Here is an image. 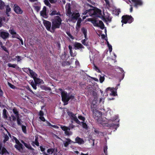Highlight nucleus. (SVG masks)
<instances>
[{
    "instance_id": "50",
    "label": "nucleus",
    "mask_w": 155,
    "mask_h": 155,
    "mask_svg": "<svg viewBox=\"0 0 155 155\" xmlns=\"http://www.w3.org/2000/svg\"><path fill=\"white\" fill-rule=\"evenodd\" d=\"M45 122L47 124V125L48 126L52 127H54L55 126V125H51V124L47 120H45Z\"/></svg>"
},
{
    "instance_id": "39",
    "label": "nucleus",
    "mask_w": 155,
    "mask_h": 155,
    "mask_svg": "<svg viewBox=\"0 0 155 155\" xmlns=\"http://www.w3.org/2000/svg\"><path fill=\"white\" fill-rule=\"evenodd\" d=\"M78 118L79 120H82V121H85V117L82 115L78 116Z\"/></svg>"
},
{
    "instance_id": "19",
    "label": "nucleus",
    "mask_w": 155,
    "mask_h": 155,
    "mask_svg": "<svg viewBox=\"0 0 155 155\" xmlns=\"http://www.w3.org/2000/svg\"><path fill=\"white\" fill-rule=\"evenodd\" d=\"M15 147L19 151H20L21 150H23L24 148L23 145L20 143L17 144H15Z\"/></svg>"
},
{
    "instance_id": "57",
    "label": "nucleus",
    "mask_w": 155,
    "mask_h": 155,
    "mask_svg": "<svg viewBox=\"0 0 155 155\" xmlns=\"http://www.w3.org/2000/svg\"><path fill=\"white\" fill-rule=\"evenodd\" d=\"M39 118L43 122H45L46 120L45 117H43V116H40L39 117Z\"/></svg>"
},
{
    "instance_id": "64",
    "label": "nucleus",
    "mask_w": 155,
    "mask_h": 155,
    "mask_svg": "<svg viewBox=\"0 0 155 155\" xmlns=\"http://www.w3.org/2000/svg\"><path fill=\"white\" fill-rule=\"evenodd\" d=\"M27 90H28L30 92L32 93L33 94H34V93L33 91L30 88V87L28 86L27 87Z\"/></svg>"
},
{
    "instance_id": "14",
    "label": "nucleus",
    "mask_w": 155,
    "mask_h": 155,
    "mask_svg": "<svg viewBox=\"0 0 155 155\" xmlns=\"http://www.w3.org/2000/svg\"><path fill=\"white\" fill-rule=\"evenodd\" d=\"M96 101L95 100H93L91 105V110L93 112L97 110V105L96 104Z\"/></svg>"
},
{
    "instance_id": "35",
    "label": "nucleus",
    "mask_w": 155,
    "mask_h": 155,
    "mask_svg": "<svg viewBox=\"0 0 155 155\" xmlns=\"http://www.w3.org/2000/svg\"><path fill=\"white\" fill-rule=\"evenodd\" d=\"M6 8V13L7 14L8 13L10 12L11 11V8L8 5H6L5 6Z\"/></svg>"
},
{
    "instance_id": "8",
    "label": "nucleus",
    "mask_w": 155,
    "mask_h": 155,
    "mask_svg": "<svg viewBox=\"0 0 155 155\" xmlns=\"http://www.w3.org/2000/svg\"><path fill=\"white\" fill-rule=\"evenodd\" d=\"M93 117L96 120H98L99 119L101 118L102 116V113L98 110L93 112Z\"/></svg>"
},
{
    "instance_id": "54",
    "label": "nucleus",
    "mask_w": 155,
    "mask_h": 155,
    "mask_svg": "<svg viewBox=\"0 0 155 155\" xmlns=\"http://www.w3.org/2000/svg\"><path fill=\"white\" fill-rule=\"evenodd\" d=\"M107 146H104V153L105 154V155H107Z\"/></svg>"
},
{
    "instance_id": "46",
    "label": "nucleus",
    "mask_w": 155,
    "mask_h": 155,
    "mask_svg": "<svg viewBox=\"0 0 155 155\" xmlns=\"http://www.w3.org/2000/svg\"><path fill=\"white\" fill-rule=\"evenodd\" d=\"M86 39H84V40H82L81 41V42L85 46H87L88 43L86 42Z\"/></svg>"
},
{
    "instance_id": "48",
    "label": "nucleus",
    "mask_w": 155,
    "mask_h": 155,
    "mask_svg": "<svg viewBox=\"0 0 155 155\" xmlns=\"http://www.w3.org/2000/svg\"><path fill=\"white\" fill-rule=\"evenodd\" d=\"M104 77H102L101 75H100L99 78L100 81L101 83H102L104 81Z\"/></svg>"
},
{
    "instance_id": "43",
    "label": "nucleus",
    "mask_w": 155,
    "mask_h": 155,
    "mask_svg": "<svg viewBox=\"0 0 155 155\" xmlns=\"http://www.w3.org/2000/svg\"><path fill=\"white\" fill-rule=\"evenodd\" d=\"M71 122L72 123L73 122L72 121H71ZM68 127L70 129V130H71V129H73L75 127V126L73 125L72 123H71L69 125V126Z\"/></svg>"
},
{
    "instance_id": "23",
    "label": "nucleus",
    "mask_w": 155,
    "mask_h": 155,
    "mask_svg": "<svg viewBox=\"0 0 155 155\" xmlns=\"http://www.w3.org/2000/svg\"><path fill=\"white\" fill-rule=\"evenodd\" d=\"M81 31L84 34V38L86 39H87V30L84 27L82 28H81Z\"/></svg>"
},
{
    "instance_id": "33",
    "label": "nucleus",
    "mask_w": 155,
    "mask_h": 155,
    "mask_svg": "<svg viewBox=\"0 0 155 155\" xmlns=\"http://www.w3.org/2000/svg\"><path fill=\"white\" fill-rule=\"evenodd\" d=\"M67 13L68 15H70L71 14V8L70 5L68 6V8H66Z\"/></svg>"
},
{
    "instance_id": "58",
    "label": "nucleus",
    "mask_w": 155,
    "mask_h": 155,
    "mask_svg": "<svg viewBox=\"0 0 155 155\" xmlns=\"http://www.w3.org/2000/svg\"><path fill=\"white\" fill-rule=\"evenodd\" d=\"M4 94V93L2 90L1 89V86H0V97H3Z\"/></svg>"
},
{
    "instance_id": "60",
    "label": "nucleus",
    "mask_w": 155,
    "mask_h": 155,
    "mask_svg": "<svg viewBox=\"0 0 155 155\" xmlns=\"http://www.w3.org/2000/svg\"><path fill=\"white\" fill-rule=\"evenodd\" d=\"M106 2V4L107 6L110 7V4L108 0H104Z\"/></svg>"
},
{
    "instance_id": "62",
    "label": "nucleus",
    "mask_w": 155,
    "mask_h": 155,
    "mask_svg": "<svg viewBox=\"0 0 155 155\" xmlns=\"http://www.w3.org/2000/svg\"><path fill=\"white\" fill-rule=\"evenodd\" d=\"M40 7L38 6H36L35 7V9L37 12H38L40 10Z\"/></svg>"
},
{
    "instance_id": "63",
    "label": "nucleus",
    "mask_w": 155,
    "mask_h": 155,
    "mask_svg": "<svg viewBox=\"0 0 155 155\" xmlns=\"http://www.w3.org/2000/svg\"><path fill=\"white\" fill-rule=\"evenodd\" d=\"M106 18L109 22H111V21L112 18L109 16L106 17Z\"/></svg>"
},
{
    "instance_id": "2",
    "label": "nucleus",
    "mask_w": 155,
    "mask_h": 155,
    "mask_svg": "<svg viewBox=\"0 0 155 155\" xmlns=\"http://www.w3.org/2000/svg\"><path fill=\"white\" fill-rule=\"evenodd\" d=\"M59 90L61 91L62 101L65 104H67L70 100H73L74 98V96L73 94L68 93L61 88H60Z\"/></svg>"
},
{
    "instance_id": "59",
    "label": "nucleus",
    "mask_w": 155,
    "mask_h": 155,
    "mask_svg": "<svg viewBox=\"0 0 155 155\" xmlns=\"http://www.w3.org/2000/svg\"><path fill=\"white\" fill-rule=\"evenodd\" d=\"M44 115V112L42 110H40L39 111V115L40 116H43Z\"/></svg>"
},
{
    "instance_id": "27",
    "label": "nucleus",
    "mask_w": 155,
    "mask_h": 155,
    "mask_svg": "<svg viewBox=\"0 0 155 155\" xmlns=\"http://www.w3.org/2000/svg\"><path fill=\"white\" fill-rule=\"evenodd\" d=\"M35 83L36 84H39L41 83V79L37 78L36 77L33 78Z\"/></svg>"
},
{
    "instance_id": "24",
    "label": "nucleus",
    "mask_w": 155,
    "mask_h": 155,
    "mask_svg": "<svg viewBox=\"0 0 155 155\" xmlns=\"http://www.w3.org/2000/svg\"><path fill=\"white\" fill-rule=\"evenodd\" d=\"M38 136H35V141H33L32 142V143L35 144L37 146H39V143L38 141Z\"/></svg>"
},
{
    "instance_id": "17",
    "label": "nucleus",
    "mask_w": 155,
    "mask_h": 155,
    "mask_svg": "<svg viewBox=\"0 0 155 155\" xmlns=\"http://www.w3.org/2000/svg\"><path fill=\"white\" fill-rule=\"evenodd\" d=\"M75 142L73 141V143H78L79 144H81L83 143L84 142L83 139L78 137H77L75 138Z\"/></svg>"
},
{
    "instance_id": "6",
    "label": "nucleus",
    "mask_w": 155,
    "mask_h": 155,
    "mask_svg": "<svg viewBox=\"0 0 155 155\" xmlns=\"http://www.w3.org/2000/svg\"><path fill=\"white\" fill-rule=\"evenodd\" d=\"M58 152L57 148H50L47 150V153L45 152H44L42 153L43 155H56L57 154V152Z\"/></svg>"
},
{
    "instance_id": "34",
    "label": "nucleus",
    "mask_w": 155,
    "mask_h": 155,
    "mask_svg": "<svg viewBox=\"0 0 155 155\" xmlns=\"http://www.w3.org/2000/svg\"><path fill=\"white\" fill-rule=\"evenodd\" d=\"M142 4V2L140 0H137L135 4V6H137V5H141Z\"/></svg>"
},
{
    "instance_id": "26",
    "label": "nucleus",
    "mask_w": 155,
    "mask_h": 155,
    "mask_svg": "<svg viewBox=\"0 0 155 155\" xmlns=\"http://www.w3.org/2000/svg\"><path fill=\"white\" fill-rule=\"evenodd\" d=\"M24 145L25 146V147L28 149H30L32 151L34 150V149L31 147L30 144H27L25 143Z\"/></svg>"
},
{
    "instance_id": "10",
    "label": "nucleus",
    "mask_w": 155,
    "mask_h": 155,
    "mask_svg": "<svg viewBox=\"0 0 155 155\" xmlns=\"http://www.w3.org/2000/svg\"><path fill=\"white\" fill-rule=\"evenodd\" d=\"M9 36V33L7 31H5L4 30H0V37H1L4 39H5L8 38Z\"/></svg>"
},
{
    "instance_id": "42",
    "label": "nucleus",
    "mask_w": 155,
    "mask_h": 155,
    "mask_svg": "<svg viewBox=\"0 0 155 155\" xmlns=\"http://www.w3.org/2000/svg\"><path fill=\"white\" fill-rule=\"evenodd\" d=\"M120 70L122 72V78L120 80V81L121 80H122L124 78V71L123 70V69L122 68H120Z\"/></svg>"
},
{
    "instance_id": "36",
    "label": "nucleus",
    "mask_w": 155,
    "mask_h": 155,
    "mask_svg": "<svg viewBox=\"0 0 155 155\" xmlns=\"http://www.w3.org/2000/svg\"><path fill=\"white\" fill-rule=\"evenodd\" d=\"M44 2L45 4L47 6L49 7V8L51 7V5L49 3L48 0H45Z\"/></svg>"
},
{
    "instance_id": "9",
    "label": "nucleus",
    "mask_w": 155,
    "mask_h": 155,
    "mask_svg": "<svg viewBox=\"0 0 155 155\" xmlns=\"http://www.w3.org/2000/svg\"><path fill=\"white\" fill-rule=\"evenodd\" d=\"M117 88L118 87H117V86L115 88H111L109 87L106 89V91H108L110 90L111 91V93L110 94L112 96H115L117 95L116 91Z\"/></svg>"
},
{
    "instance_id": "51",
    "label": "nucleus",
    "mask_w": 155,
    "mask_h": 155,
    "mask_svg": "<svg viewBox=\"0 0 155 155\" xmlns=\"http://www.w3.org/2000/svg\"><path fill=\"white\" fill-rule=\"evenodd\" d=\"M8 85L12 89H15V86L9 82L8 83Z\"/></svg>"
},
{
    "instance_id": "37",
    "label": "nucleus",
    "mask_w": 155,
    "mask_h": 155,
    "mask_svg": "<svg viewBox=\"0 0 155 155\" xmlns=\"http://www.w3.org/2000/svg\"><path fill=\"white\" fill-rule=\"evenodd\" d=\"M31 84L34 89L36 90L37 89V84H36L35 83H34L33 81L31 82Z\"/></svg>"
},
{
    "instance_id": "53",
    "label": "nucleus",
    "mask_w": 155,
    "mask_h": 155,
    "mask_svg": "<svg viewBox=\"0 0 155 155\" xmlns=\"http://www.w3.org/2000/svg\"><path fill=\"white\" fill-rule=\"evenodd\" d=\"M10 33L12 35H16V32L13 30L11 29L9 30Z\"/></svg>"
},
{
    "instance_id": "3",
    "label": "nucleus",
    "mask_w": 155,
    "mask_h": 155,
    "mask_svg": "<svg viewBox=\"0 0 155 155\" xmlns=\"http://www.w3.org/2000/svg\"><path fill=\"white\" fill-rule=\"evenodd\" d=\"M67 114L72 120L74 121L77 124L80 125H81L82 127L85 129L87 130L88 129V126L86 123L84 121L80 122L76 116L75 114H73L71 111L68 112Z\"/></svg>"
},
{
    "instance_id": "29",
    "label": "nucleus",
    "mask_w": 155,
    "mask_h": 155,
    "mask_svg": "<svg viewBox=\"0 0 155 155\" xmlns=\"http://www.w3.org/2000/svg\"><path fill=\"white\" fill-rule=\"evenodd\" d=\"M5 6V3L2 0H0V9L2 10L4 8Z\"/></svg>"
},
{
    "instance_id": "15",
    "label": "nucleus",
    "mask_w": 155,
    "mask_h": 155,
    "mask_svg": "<svg viewBox=\"0 0 155 155\" xmlns=\"http://www.w3.org/2000/svg\"><path fill=\"white\" fill-rule=\"evenodd\" d=\"M73 141L69 138H66L65 140L63 141V144L65 147H67L69 144L73 143Z\"/></svg>"
},
{
    "instance_id": "28",
    "label": "nucleus",
    "mask_w": 155,
    "mask_h": 155,
    "mask_svg": "<svg viewBox=\"0 0 155 155\" xmlns=\"http://www.w3.org/2000/svg\"><path fill=\"white\" fill-rule=\"evenodd\" d=\"M40 14L41 16L45 18H47L48 17V16L46 14V11H41L40 12Z\"/></svg>"
},
{
    "instance_id": "22",
    "label": "nucleus",
    "mask_w": 155,
    "mask_h": 155,
    "mask_svg": "<svg viewBox=\"0 0 155 155\" xmlns=\"http://www.w3.org/2000/svg\"><path fill=\"white\" fill-rule=\"evenodd\" d=\"M8 114V113L7 112V110L5 109H4L3 110V117L5 119H7L8 117L7 114Z\"/></svg>"
},
{
    "instance_id": "21",
    "label": "nucleus",
    "mask_w": 155,
    "mask_h": 155,
    "mask_svg": "<svg viewBox=\"0 0 155 155\" xmlns=\"http://www.w3.org/2000/svg\"><path fill=\"white\" fill-rule=\"evenodd\" d=\"M26 69L28 70L29 71V73L31 75L33 78H35V77H37V74L33 70L29 68H26Z\"/></svg>"
},
{
    "instance_id": "32",
    "label": "nucleus",
    "mask_w": 155,
    "mask_h": 155,
    "mask_svg": "<svg viewBox=\"0 0 155 155\" xmlns=\"http://www.w3.org/2000/svg\"><path fill=\"white\" fill-rule=\"evenodd\" d=\"M16 117L18 125L19 126H21L22 124L21 123L22 121L21 120L19 116H18V117Z\"/></svg>"
},
{
    "instance_id": "5",
    "label": "nucleus",
    "mask_w": 155,
    "mask_h": 155,
    "mask_svg": "<svg viewBox=\"0 0 155 155\" xmlns=\"http://www.w3.org/2000/svg\"><path fill=\"white\" fill-rule=\"evenodd\" d=\"M121 22L124 24H130L134 21V19L131 15H124L122 17Z\"/></svg>"
},
{
    "instance_id": "45",
    "label": "nucleus",
    "mask_w": 155,
    "mask_h": 155,
    "mask_svg": "<svg viewBox=\"0 0 155 155\" xmlns=\"http://www.w3.org/2000/svg\"><path fill=\"white\" fill-rule=\"evenodd\" d=\"M40 148L41 150V152H45V146H40Z\"/></svg>"
},
{
    "instance_id": "61",
    "label": "nucleus",
    "mask_w": 155,
    "mask_h": 155,
    "mask_svg": "<svg viewBox=\"0 0 155 155\" xmlns=\"http://www.w3.org/2000/svg\"><path fill=\"white\" fill-rule=\"evenodd\" d=\"M107 46L108 47L109 51L110 52H111L112 51V46L110 45H108Z\"/></svg>"
},
{
    "instance_id": "7",
    "label": "nucleus",
    "mask_w": 155,
    "mask_h": 155,
    "mask_svg": "<svg viewBox=\"0 0 155 155\" xmlns=\"http://www.w3.org/2000/svg\"><path fill=\"white\" fill-rule=\"evenodd\" d=\"M60 127L64 132V133L66 135L70 136L72 135V132L70 131L68 127L65 126L61 125Z\"/></svg>"
},
{
    "instance_id": "11",
    "label": "nucleus",
    "mask_w": 155,
    "mask_h": 155,
    "mask_svg": "<svg viewBox=\"0 0 155 155\" xmlns=\"http://www.w3.org/2000/svg\"><path fill=\"white\" fill-rule=\"evenodd\" d=\"M14 10L16 14H21L23 12V11L21 8L16 4H15L14 5Z\"/></svg>"
},
{
    "instance_id": "41",
    "label": "nucleus",
    "mask_w": 155,
    "mask_h": 155,
    "mask_svg": "<svg viewBox=\"0 0 155 155\" xmlns=\"http://www.w3.org/2000/svg\"><path fill=\"white\" fill-rule=\"evenodd\" d=\"M66 34L67 35L72 39L73 40L74 39V37L71 34L70 31H67L66 32Z\"/></svg>"
},
{
    "instance_id": "18",
    "label": "nucleus",
    "mask_w": 155,
    "mask_h": 155,
    "mask_svg": "<svg viewBox=\"0 0 155 155\" xmlns=\"http://www.w3.org/2000/svg\"><path fill=\"white\" fill-rule=\"evenodd\" d=\"M80 16V15L79 13H73L71 15L72 20H77Z\"/></svg>"
},
{
    "instance_id": "20",
    "label": "nucleus",
    "mask_w": 155,
    "mask_h": 155,
    "mask_svg": "<svg viewBox=\"0 0 155 155\" xmlns=\"http://www.w3.org/2000/svg\"><path fill=\"white\" fill-rule=\"evenodd\" d=\"M74 46L76 49L84 48V47L81 44L76 42H75Z\"/></svg>"
},
{
    "instance_id": "47",
    "label": "nucleus",
    "mask_w": 155,
    "mask_h": 155,
    "mask_svg": "<svg viewBox=\"0 0 155 155\" xmlns=\"http://www.w3.org/2000/svg\"><path fill=\"white\" fill-rule=\"evenodd\" d=\"M1 47L6 52L8 53V51L7 50L5 46L2 45Z\"/></svg>"
},
{
    "instance_id": "25",
    "label": "nucleus",
    "mask_w": 155,
    "mask_h": 155,
    "mask_svg": "<svg viewBox=\"0 0 155 155\" xmlns=\"http://www.w3.org/2000/svg\"><path fill=\"white\" fill-rule=\"evenodd\" d=\"M120 9H116L113 11V14L116 15H118L120 13Z\"/></svg>"
},
{
    "instance_id": "49",
    "label": "nucleus",
    "mask_w": 155,
    "mask_h": 155,
    "mask_svg": "<svg viewBox=\"0 0 155 155\" xmlns=\"http://www.w3.org/2000/svg\"><path fill=\"white\" fill-rule=\"evenodd\" d=\"M5 19V18L3 17V19L0 17V27H1L2 26V20H4Z\"/></svg>"
},
{
    "instance_id": "44",
    "label": "nucleus",
    "mask_w": 155,
    "mask_h": 155,
    "mask_svg": "<svg viewBox=\"0 0 155 155\" xmlns=\"http://www.w3.org/2000/svg\"><path fill=\"white\" fill-rule=\"evenodd\" d=\"M9 139V138L7 134H6L5 135L4 139L3 141L4 142H5L7 141H8Z\"/></svg>"
},
{
    "instance_id": "12",
    "label": "nucleus",
    "mask_w": 155,
    "mask_h": 155,
    "mask_svg": "<svg viewBox=\"0 0 155 155\" xmlns=\"http://www.w3.org/2000/svg\"><path fill=\"white\" fill-rule=\"evenodd\" d=\"M94 9L95 8L93 9H91L86 10L84 12V14L85 15L88 13L89 15L91 16H94Z\"/></svg>"
},
{
    "instance_id": "40",
    "label": "nucleus",
    "mask_w": 155,
    "mask_h": 155,
    "mask_svg": "<svg viewBox=\"0 0 155 155\" xmlns=\"http://www.w3.org/2000/svg\"><path fill=\"white\" fill-rule=\"evenodd\" d=\"M81 21V18H79L77 21V26L79 28L80 26V24Z\"/></svg>"
},
{
    "instance_id": "52",
    "label": "nucleus",
    "mask_w": 155,
    "mask_h": 155,
    "mask_svg": "<svg viewBox=\"0 0 155 155\" xmlns=\"http://www.w3.org/2000/svg\"><path fill=\"white\" fill-rule=\"evenodd\" d=\"M57 11L56 10H54L52 11L51 13L50 14V15H56Z\"/></svg>"
},
{
    "instance_id": "31",
    "label": "nucleus",
    "mask_w": 155,
    "mask_h": 155,
    "mask_svg": "<svg viewBox=\"0 0 155 155\" xmlns=\"http://www.w3.org/2000/svg\"><path fill=\"white\" fill-rule=\"evenodd\" d=\"M21 127L22 130L23 132L25 134H27V130H26V126L24 125H21Z\"/></svg>"
},
{
    "instance_id": "13",
    "label": "nucleus",
    "mask_w": 155,
    "mask_h": 155,
    "mask_svg": "<svg viewBox=\"0 0 155 155\" xmlns=\"http://www.w3.org/2000/svg\"><path fill=\"white\" fill-rule=\"evenodd\" d=\"M8 154L9 153L4 147H2V144L0 143V154L3 155L4 154Z\"/></svg>"
},
{
    "instance_id": "1",
    "label": "nucleus",
    "mask_w": 155,
    "mask_h": 155,
    "mask_svg": "<svg viewBox=\"0 0 155 155\" xmlns=\"http://www.w3.org/2000/svg\"><path fill=\"white\" fill-rule=\"evenodd\" d=\"M51 21L52 22L51 26V23L49 21L44 20L43 23L48 31L54 32L56 29L60 28L62 20L59 16H56L51 19Z\"/></svg>"
},
{
    "instance_id": "55",
    "label": "nucleus",
    "mask_w": 155,
    "mask_h": 155,
    "mask_svg": "<svg viewBox=\"0 0 155 155\" xmlns=\"http://www.w3.org/2000/svg\"><path fill=\"white\" fill-rule=\"evenodd\" d=\"M13 139L15 140V142L16 143V144H17L20 143V142L19 141V140H18L16 137H14Z\"/></svg>"
},
{
    "instance_id": "16",
    "label": "nucleus",
    "mask_w": 155,
    "mask_h": 155,
    "mask_svg": "<svg viewBox=\"0 0 155 155\" xmlns=\"http://www.w3.org/2000/svg\"><path fill=\"white\" fill-rule=\"evenodd\" d=\"M94 11V16L97 17H100V16L101 14V10L98 8H95Z\"/></svg>"
},
{
    "instance_id": "30",
    "label": "nucleus",
    "mask_w": 155,
    "mask_h": 155,
    "mask_svg": "<svg viewBox=\"0 0 155 155\" xmlns=\"http://www.w3.org/2000/svg\"><path fill=\"white\" fill-rule=\"evenodd\" d=\"M12 111L13 113L15 115L16 117H18V116H19V114L18 113V112L16 108L14 107L12 109Z\"/></svg>"
},
{
    "instance_id": "4",
    "label": "nucleus",
    "mask_w": 155,
    "mask_h": 155,
    "mask_svg": "<svg viewBox=\"0 0 155 155\" xmlns=\"http://www.w3.org/2000/svg\"><path fill=\"white\" fill-rule=\"evenodd\" d=\"M88 21L91 22L94 26L100 27L101 29H103L104 25L101 20L98 21L95 19H89Z\"/></svg>"
},
{
    "instance_id": "38",
    "label": "nucleus",
    "mask_w": 155,
    "mask_h": 155,
    "mask_svg": "<svg viewBox=\"0 0 155 155\" xmlns=\"http://www.w3.org/2000/svg\"><path fill=\"white\" fill-rule=\"evenodd\" d=\"M7 65L9 67H12L14 68H15L17 66L16 64H12L11 63H8L7 64Z\"/></svg>"
},
{
    "instance_id": "56",
    "label": "nucleus",
    "mask_w": 155,
    "mask_h": 155,
    "mask_svg": "<svg viewBox=\"0 0 155 155\" xmlns=\"http://www.w3.org/2000/svg\"><path fill=\"white\" fill-rule=\"evenodd\" d=\"M95 70L98 72H101V71L100 69L95 65H94Z\"/></svg>"
}]
</instances>
